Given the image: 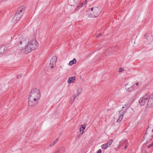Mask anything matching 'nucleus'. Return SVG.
Segmentation results:
<instances>
[{"label":"nucleus","mask_w":153,"mask_h":153,"mask_svg":"<svg viewBox=\"0 0 153 153\" xmlns=\"http://www.w3.org/2000/svg\"><path fill=\"white\" fill-rule=\"evenodd\" d=\"M149 151H148V150H146V151H143V153H148V152Z\"/></svg>","instance_id":"30"},{"label":"nucleus","mask_w":153,"mask_h":153,"mask_svg":"<svg viewBox=\"0 0 153 153\" xmlns=\"http://www.w3.org/2000/svg\"><path fill=\"white\" fill-rule=\"evenodd\" d=\"M102 35V33H99L98 34L97 36V37L98 38L100 37Z\"/></svg>","instance_id":"26"},{"label":"nucleus","mask_w":153,"mask_h":153,"mask_svg":"<svg viewBox=\"0 0 153 153\" xmlns=\"http://www.w3.org/2000/svg\"><path fill=\"white\" fill-rule=\"evenodd\" d=\"M150 98H152V99L153 100V93L152 94V95L151 97H150Z\"/></svg>","instance_id":"33"},{"label":"nucleus","mask_w":153,"mask_h":153,"mask_svg":"<svg viewBox=\"0 0 153 153\" xmlns=\"http://www.w3.org/2000/svg\"><path fill=\"white\" fill-rule=\"evenodd\" d=\"M109 147L108 145L107 144H104L102 145L101 146V148L102 149H106L108 147Z\"/></svg>","instance_id":"18"},{"label":"nucleus","mask_w":153,"mask_h":153,"mask_svg":"<svg viewBox=\"0 0 153 153\" xmlns=\"http://www.w3.org/2000/svg\"><path fill=\"white\" fill-rule=\"evenodd\" d=\"M60 153V149H59L57 151H55L54 153Z\"/></svg>","instance_id":"27"},{"label":"nucleus","mask_w":153,"mask_h":153,"mask_svg":"<svg viewBox=\"0 0 153 153\" xmlns=\"http://www.w3.org/2000/svg\"><path fill=\"white\" fill-rule=\"evenodd\" d=\"M6 50L7 48L4 46H0V54L4 53Z\"/></svg>","instance_id":"13"},{"label":"nucleus","mask_w":153,"mask_h":153,"mask_svg":"<svg viewBox=\"0 0 153 153\" xmlns=\"http://www.w3.org/2000/svg\"><path fill=\"white\" fill-rule=\"evenodd\" d=\"M22 16L18 13H16L14 16L12 21L14 22H17L19 21Z\"/></svg>","instance_id":"10"},{"label":"nucleus","mask_w":153,"mask_h":153,"mask_svg":"<svg viewBox=\"0 0 153 153\" xmlns=\"http://www.w3.org/2000/svg\"><path fill=\"white\" fill-rule=\"evenodd\" d=\"M149 97V96L148 95H145L141 98L139 100V103L140 105H144L146 104V102L148 101Z\"/></svg>","instance_id":"6"},{"label":"nucleus","mask_w":153,"mask_h":153,"mask_svg":"<svg viewBox=\"0 0 153 153\" xmlns=\"http://www.w3.org/2000/svg\"><path fill=\"white\" fill-rule=\"evenodd\" d=\"M147 111L146 109H143L142 110L140 114L139 115L144 116L147 113Z\"/></svg>","instance_id":"17"},{"label":"nucleus","mask_w":153,"mask_h":153,"mask_svg":"<svg viewBox=\"0 0 153 153\" xmlns=\"http://www.w3.org/2000/svg\"><path fill=\"white\" fill-rule=\"evenodd\" d=\"M111 50V48H109L108 50L106 51V53H107V52L108 51H109Z\"/></svg>","instance_id":"34"},{"label":"nucleus","mask_w":153,"mask_h":153,"mask_svg":"<svg viewBox=\"0 0 153 153\" xmlns=\"http://www.w3.org/2000/svg\"><path fill=\"white\" fill-rule=\"evenodd\" d=\"M153 137V124L150 125L148 126L146 133L144 136L143 139L146 143H149Z\"/></svg>","instance_id":"3"},{"label":"nucleus","mask_w":153,"mask_h":153,"mask_svg":"<svg viewBox=\"0 0 153 153\" xmlns=\"http://www.w3.org/2000/svg\"><path fill=\"white\" fill-rule=\"evenodd\" d=\"M75 79L76 77L74 76L71 77H70L68 81V83L70 84L71 83L74 82L75 81Z\"/></svg>","instance_id":"12"},{"label":"nucleus","mask_w":153,"mask_h":153,"mask_svg":"<svg viewBox=\"0 0 153 153\" xmlns=\"http://www.w3.org/2000/svg\"><path fill=\"white\" fill-rule=\"evenodd\" d=\"M57 57L56 56H53L51 59L50 63V67L51 68H53V65H56V62L57 61Z\"/></svg>","instance_id":"8"},{"label":"nucleus","mask_w":153,"mask_h":153,"mask_svg":"<svg viewBox=\"0 0 153 153\" xmlns=\"http://www.w3.org/2000/svg\"><path fill=\"white\" fill-rule=\"evenodd\" d=\"M126 88L127 91L129 92L132 91L134 90V87L133 86H131L130 87H128L127 85H126Z\"/></svg>","instance_id":"14"},{"label":"nucleus","mask_w":153,"mask_h":153,"mask_svg":"<svg viewBox=\"0 0 153 153\" xmlns=\"http://www.w3.org/2000/svg\"><path fill=\"white\" fill-rule=\"evenodd\" d=\"M128 104H125L122 107V109L119 111V117L117 121V122L119 123L123 119V117L126 113L127 109L128 108Z\"/></svg>","instance_id":"5"},{"label":"nucleus","mask_w":153,"mask_h":153,"mask_svg":"<svg viewBox=\"0 0 153 153\" xmlns=\"http://www.w3.org/2000/svg\"><path fill=\"white\" fill-rule=\"evenodd\" d=\"M153 107V100L149 96L147 103L146 108H150Z\"/></svg>","instance_id":"9"},{"label":"nucleus","mask_w":153,"mask_h":153,"mask_svg":"<svg viewBox=\"0 0 153 153\" xmlns=\"http://www.w3.org/2000/svg\"><path fill=\"white\" fill-rule=\"evenodd\" d=\"M82 89L81 88H78L77 90V96H78V95L81 93Z\"/></svg>","instance_id":"20"},{"label":"nucleus","mask_w":153,"mask_h":153,"mask_svg":"<svg viewBox=\"0 0 153 153\" xmlns=\"http://www.w3.org/2000/svg\"><path fill=\"white\" fill-rule=\"evenodd\" d=\"M76 59L75 58L74 59L72 60L69 63V64L70 65H72L76 63Z\"/></svg>","instance_id":"16"},{"label":"nucleus","mask_w":153,"mask_h":153,"mask_svg":"<svg viewBox=\"0 0 153 153\" xmlns=\"http://www.w3.org/2000/svg\"><path fill=\"white\" fill-rule=\"evenodd\" d=\"M123 144H124V148L126 149V148L128 146L127 145V141H125V142L123 143Z\"/></svg>","instance_id":"24"},{"label":"nucleus","mask_w":153,"mask_h":153,"mask_svg":"<svg viewBox=\"0 0 153 153\" xmlns=\"http://www.w3.org/2000/svg\"><path fill=\"white\" fill-rule=\"evenodd\" d=\"M153 146V142L150 145L146 146L145 147L147 146V147L146 149V150H148V151H149L151 149H152V146Z\"/></svg>","instance_id":"15"},{"label":"nucleus","mask_w":153,"mask_h":153,"mask_svg":"<svg viewBox=\"0 0 153 153\" xmlns=\"http://www.w3.org/2000/svg\"><path fill=\"white\" fill-rule=\"evenodd\" d=\"M136 86L139 85V84L138 82L136 83L135 84Z\"/></svg>","instance_id":"31"},{"label":"nucleus","mask_w":153,"mask_h":153,"mask_svg":"<svg viewBox=\"0 0 153 153\" xmlns=\"http://www.w3.org/2000/svg\"><path fill=\"white\" fill-rule=\"evenodd\" d=\"M102 150L101 149H99L97 152V153H101Z\"/></svg>","instance_id":"28"},{"label":"nucleus","mask_w":153,"mask_h":153,"mask_svg":"<svg viewBox=\"0 0 153 153\" xmlns=\"http://www.w3.org/2000/svg\"><path fill=\"white\" fill-rule=\"evenodd\" d=\"M25 9V7L24 6H22L18 8L16 13H18L22 16Z\"/></svg>","instance_id":"11"},{"label":"nucleus","mask_w":153,"mask_h":153,"mask_svg":"<svg viewBox=\"0 0 153 153\" xmlns=\"http://www.w3.org/2000/svg\"><path fill=\"white\" fill-rule=\"evenodd\" d=\"M87 12L89 17H96L100 14L101 10L99 7L94 6L88 10Z\"/></svg>","instance_id":"4"},{"label":"nucleus","mask_w":153,"mask_h":153,"mask_svg":"<svg viewBox=\"0 0 153 153\" xmlns=\"http://www.w3.org/2000/svg\"><path fill=\"white\" fill-rule=\"evenodd\" d=\"M21 76H22V74H19L17 76V78L18 79H19V78L21 77Z\"/></svg>","instance_id":"29"},{"label":"nucleus","mask_w":153,"mask_h":153,"mask_svg":"<svg viewBox=\"0 0 153 153\" xmlns=\"http://www.w3.org/2000/svg\"><path fill=\"white\" fill-rule=\"evenodd\" d=\"M28 44L30 46L32 50H34L37 48L38 43L36 39H33L29 42Z\"/></svg>","instance_id":"7"},{"label":"nucleus","mask_w":153,"mask_h":153,"mask_svg":"<svg viewBox=\"0 0 153 153\" xmlns=\"http://www.w3.org/2000/svg\"><path fill=\"white\" fill-rule=\"evenodd\" d=\"M85 128V125H82L80 129V131L81 132V131L84 130Z\"/></svg>","instance_id":"21"},{"label":"nucleus","mask_w":153,"mask_h":153,"mask_svg":"<svg viewBox=\"0 0 153 153\" xmlns=\"http://www.w3.org/2000/svg\"><path fill=\"white\" fill-rule=\"evenodd\" d=\"M87 0H85L84 2H83L81 4V7H83L87 3Z\"/></svg>","instance_id":"23"},{"label":"nucleus","mask_w":153,"mask_h":153,"mask_svg":"<svg viewBox=\"0 0 153 153\" xmlns=\"http://www.w3.org/2000/svg\"><path fill=\"white\" fill-rule=\"evenodd\" d=\"M58 140V138H57L50 145V147L53 146Z\"/></svg>","instance_id":"19"},{"label":"nucleus","mask_w":153,"mask_h":153,"mask_svg":"<svg viewBox=\"0 0 153 153\" xmlns=\"http://www.w3.org/2000/svg\"><path fill=\"white\" fill-rule=\"evenodd\" d=\"M83 132H84V131H82V133H81V134H82L83 133Z\"/></svg>","instance_id":"35"},{"label":"nucleus","mask_w":153,"mask_h":153,"mask_svg":"<svg viewBox=\"0 0 153 153\" xmlns=\"http://www.w3.org/2000/svg\"><path fill=\"white\" fill-rule=\"evenodd\" d=\"M41 97L40 90L37 88L32 90L29 95L28 98V105L32 107L36 105L38 103Z\"/></svg>","instance_id":"1"},{"label":"nucleus","mask_w":153,"mask_h":153,"mask_svg":"<svg viewBox=\"0 0 153 153\" xmlns=\"http://www.w3.org/2000/svg\"><path fill=\"white\" fill-rule=\"evenodd\" d=\"M124 68H120L119 70V72H123L124 71Z\"/></svg>","instance_id":"25"},{"label":"nucleus","mask_w":153,"mask_h":153,"mask_svg":"<svg viewBox=\"0 0 153 153\" xmlns=\"http://www.w3.org/2000/svg\"><path fill=\"white\" fill-rule=\"evenodd\" d=\"M77 95H76V96H74V100L77 97Z\"/></svg>","instance_id":"32"},{"label":"nucleus","mask_w":153,"mask_h":153,"mask_svg":"<svg viewBox=\"0 0 153 153\" xmlns=\"http://www.w3.org/2000/svg\"><path fill=\"white\" fill-rule=\"evenodd\" d=\"M112 142L113 140L112 139H111L108 141L107 144L109 146H111V145L112 144Z\"/></svg>","instance_id":"22"},{"label":"nucleus","mask_w":153,"mask_h":153,"mask_svg":"<svg viewBox=\"0 0 153 153\" xmlns=\"http://www.w3.org/2000/svg\"><path fill=\"white\" fill-rule=\"evenodd\" d=\"M29 40L28 39H22L19 41V43H17L20 46V50L24 51L25 53L27 54L33 50L28 44Z\"/></svg>","instance_id":"2"}]
</instances>
